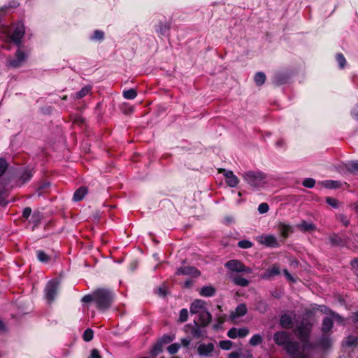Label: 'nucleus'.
Instances as JSON below:
<instances>
[{
    "label": "nucleus",
    "instance_id": "72a5a7b5",
    "mask_svg": "<svg viewBox=\"0 0 358 358\" xmlns=\"http://www.w3.org/2000/svg\"><path fill=\"white\" fill-rule=\"evenodd\" d=\"M94 331L91 329H86L83 335V340L86 342H89L93 339Z\"/></svg>",
    "mask_w": 358,
    "mask_h": 358
},
{
    "label": "nucleus",
    "instance_id": "e433bc0d",
    "mask_svg": "<svg viewBox=\"0 0 358 358\" xmlns=\"http://www.w3.org/2000/svg\"><path fill=\"white\" fill-rule=\"evenodd\" d=\"M188 318V311L187 309L183 308L180 311L178 322L180 323L185 322Z\"/></svg>",
    "mask_w": 358,
    "mask_h": 358
},
{
    "label": "nucleus",
    "instance_id": "a18cd8bd",
    "mask_svg": "<svg viewBox=\"0 0 358 358\" xmlns=\"http://www.w3.org/2000/svg\"><path fill=\"white\" fill-rule=\"evenodd\" d=\"M337 62L339 64L341 68H343L346 64V60L342 54H338L336 55Z\"/></svg>",
    "mask_w": 358,
    "mask_h": 358
},
{
    "label": "nucleus",
    "instance_id": "f257e3e1",
    "mask_svg": "<svg viewBox=\"0 0 358 358\" xmlns=\"http://www.w3.org/2000/svg\"><path fill=\"white\" fill-rule=\"evenodd\" d=\"M245 182L255 189H260L266 185V175L262 171H248L243 174Z\"/></svg>",
    "mask_w": 358,
    "mask_h": 358
},
{
    "label": "nucleus",
    "instance_id": "0e129e2a",
    "mask_svg": "<svg viewBox=\"0 0 358 358\" xmlns=\"http://www.w3.org/2000/svg\"><path fill=\"white\" fill-rule=\"evenodd\" d=\"M0 330H1V331L5 330V325L1 320H0Z\"/></svg>",
    "mask_w": 358,
    "mask_h": 358
},
{
    "label": "nucleus",
    "instance_id": "6e6552de",
    "mask_svg": "<svg viewBox=\"0 0 358 358\" xmlns=\"http://www.w3.org/2000/svg\"><path fill=\"white\" fill-rule=\"evenodd\" d=\"M273 340L278 345L285 346L290 341V337L287 332L280 331L273 335Z\"/></svg>",
    "mask_w": 358,
    "mask_h": 358
},
{
    "label": "nucleus",
    "instance_id": "6ab92c4d",
    "mask_svg": "<svg viewBox=\"0 0 358 358\" xmlns=\"http://www.w3.org/2000/svg\"><path fill=\"white\" fill-rule=\"evenodd\" d=\"M280 325L284 329H290L292 327V319L287 315H282L280 318Z\"/></svg>",
    "mask_w": 358,
    "mask_h": 358
},
{
    "label": "nucleus",
    "instance_id": "4d7b16f0",
    "mask_svg": "<svg viewBox=\"0 0 358 358\" xmlns=\"http://www.w3.org/2000/svg\"><path fill=\"white\" fill-rule=\"evenodd\" d=\"M189 343H190V340H189V339H187V338H183V339L182 340V344L184 346H185V347L188 346V345H189Z\"/></svg>",
    "mask_w": 358,
    "mask_h": 358
},
{
    "label": "nucleus",
    "instance_id": "bb28decb",
    "mask_svg": "<svg viewBox=\"0 0 358 358\" xmlns=\"http://www.w3.org/2000/svg\"><path fill=\"white\" fill-rule=\"evenodd\" d=\"M6 168H7L6 162L3 159H0V176L5 172ZM3 203V191L0 190V205H2Z\"/></svg>",
    "mask_w": 358,
    "mask_h": 358
},
{
    "label": "nucleus",
    "instance_id": "e2e57ef3",
    "mask_svg": "<svg viewBox=\"0 0 358 358\" xmlns=\"http://www.w3.org/2000/svg\"><path fill=\"white\" fill-rule=\"evenodd\" d=\"M160 351H161V349L159 347H155L153 350V353L156 355V354H158Z\"/></svg>",
    "mask_w": 358,
    "mask_h": 358
},
{
    "label": "nucleus",
    "instance_id": "5701e85b",
    "mask_svg": "<svg viewBox=\"0 0 358 358\" xmlns=\"http://www.w3.org/2000/svg\"><path fill=\"white\" fill-rule=\"evenodd\" d=\"M87 193V189L85 187H81L77 189L73 194V200L78 201L82 200Z\"/></svg>",
    "mask_w": 358,
    "mask_h": 358
},
{
    "label": "nucleus",
    "instance_id": "a19ab883",
    "mask_svg": "<svg viewBox=\"0 0 358 358\" xmlns=\"http://www.w3.org/2000/svg\"><path fill=\"white\" fill-rule=\"evenodd\" d=\"M180 345L178 343H173L168 347V351L170 354H176L180 349Z\"/></svg>",
    "mask_w": 358,
    "mask_h": 358
},
{
    "label": "nucleus",
    "instance_id": "3c124183",
    "mask_svg": "<svg viewBox=\"0 0 358 358\" xmlns=\"http://www.w3.org/2000/svg\"><path fill=\"white\" fill-rule=\"evenodd\" d=\"M82 301L86 303L94 301V292L90 295H85L83 296Z\"/></svg>",
    "mask_w": 358,
    "mask_h": 358
},
{
    "label": "nucleus",
    "instance_id": "b1692460",
    "mask_svg": "<svg viewBox=\"0 0 358 358\" xmlns=\"http://www.w3.org/2000/svg\"><path fill=\"white\" fill-rule=\"evenodd\" d=\"M185 328L186 329H191L190 334H192V336L194 338H198L201 336V331L200 330L199 325L198 322H194V327H191L190 325H186Z\"/></svg>",
    "mask_w": 358,
    "mask_h": 358
},
{
    "label": "nucleus",
    "instance_id": "ea45409f",
    "mask_svg": "<svg viewBox=\"0 0 358 358\" xmlns=\"http://www.w3.org/2000/svg\"><path fill=\"white\" fill-rule=\"evenodd\" d=\"M325 185L328 188H338L341 187V182L337 180H327Z\"/></svg>",
    "mask_w": 358,
    "mask_h": 358
},
{
    "label": "nucleus",
    "instance_id": "bf43d9fd",
    "mask_svg": "<svg viewBox=\"0 0 358 358\" xmlns=\"http://www.w3.org/2000/svg\"><path fill=\"white\" fill-rule=\"evenodd\" d=\"M352 320L355 322H358V311L352 314Z\"/></svg>",
    "mask_w": 358,
    "mask_h": 358
},
{
    "label": "nucleus",
    "instance_id": "7c9ffc66",
    "mask_svg": "<svg viewBox=\"0 0 358 358\" xmlns=\"http://www.w3.org/2000/svg\"><path fill=\"white\" fill-rule=\"evenodd\" d=\"M255 82L257 85H262L266 80V75L263 72H258L255 76Z\"/></svg>",
    "mask_w": 358,
    "mask_h": 358
},
{
    "label": "nucleus",
    "instance_id": "603ef678",
    "mask_svg": "<svg viewBox=\"0 0 358 358\" xmlns=\"http://www.w3.org/2000/svg\"><path fill=\"white\" fill-rule=\"evenodd\" d=\"M91 358H101L99 352L96 349H93L91 352Z\"/></svg>",
    "mask_w": 358,
    "mask_h": 358
},
{
    "label": "nucleus",
    "instance_id": "4468645a",
    "mask_svg": "<svg viewBox=\"0 0 358 358\" xmlns=\"http://www.w3.org/2000/svg\"><path fill=\"white\" fill-rule=\"evenodd\" d=\"M199 315V321L200 323V325L202 327H206L208 326L212 320V316L210 313L206 310H205L203 312L201 313Z\"/></svg>",
    "mask_w": 358,
    "mask_h": 358
},
{
    "label": "nucleus",
    "instance_id": "69168bd1",
    "mask_svg": "<svg viewBox=\"0 0 358 358\" xmlns=\"http://www.w3.org/2000/svg\"><path fill=\"white\" fill-rule=\"evenodd\" d=\"M34 217H36V220L38 221L41 218V216H40V214L38 213V214H34Z\"/></svg>",
    "mask_w": 358,
    "mask_h": 358
},
{
    "label": "nucleus",
    "instance_id": "a211bd4d",
    "mask_svg": "<svg viewBox=\"0 0 358 358\" xmlns=\"http://www.w3.org/2000/svg\"><path fill=\"white\" fill-rule=\"evenodd\" d=\"M280 273L279 267L276 265H273L268 269H267L264 273L262 275L263 279H270L273 276L277 275Z\"/></svg>",
    "mask_w": 358,
    "mask_h": 358
},
{
    "label": "nucleus",
    "instance_id": "5fc2aeb1",
    "mask_svg": "<svg viewBox=\"0 0 358 358\" xmlns=\"http://www.w3.org/2000/svg\"><path fill=\"white\" fill-rule=\"evenodd\" d=\"M350 264L354 269L358 271V258L352 260Z\"/></svg>",
    "mask_w": 358,
    "mask_h": 358
},
{
    "label": "nucleus",
    "instance_id": "49530a36",
    "mask_svg": "<svg viewBox=\"0 0 358 358\" xmlns=\"http://www.w3.org/2000/svg\"><path fill=\"white\" fill-rule=\"evenodd\" d=\"M338 220L345 226V227H348L349 224H350V220L349 219L344 215H339L338 217Z\"/></svg>",
    "mask_w": 358,
    "mask_h": 358
},
{
    "label": "nucleus",
    "instance_id": "c756f323",
    "mask_svg": "<svg viewBox=\"0 0 358 358\" xmlns=\"http://www.w3.org/2000/svg\"><path fill=\"white\" fill-rule=\"evenodd\" d=\"M232 281L235 285L241 287H246L249 284V282L247 279L238 276L233 278Z\"/></svg>",
    "mask_w": 358,
    "mask_h": 358
},
{
    "label": "nucleus",
    "instance_id": "79ce46f5",
    "mask_svg": "<svg viewBox=\"0 0 358 358\" xmlns=\"http://www.w3.org/2000/svg\"><path fill=\"white\" fill-rule=\"evenodd\" d=\"M220 347L225 350H229L232 346V342L230 341H222L219 343Z\"/></svg>",
    "mask_w": 358,
    "mask_h": 358
},
{
    "label": "nucleus",
    "instance_id": "20e7f679",
    "mask_svg": "<svg viewBox=\"0 0 358 358\" xmlns=\"http://www.w3.org/2000/svg\"><path fill=\"white\" fill-rule=\"evenodd\" d=\"M25 29L22 24H17L14 31L10 35V40L17 45L20 46L22 38L24 35Z\"/></svg>",
    "mask_w": 358,
    "mask_h": 358
},
{
    "label": "nucleus",
    "instance_id": "37998d69",
    "mask_svg": "<svg viewBox=\"0 0 358 358\" xmlns=\"http://www.w3.org/2000/svg\"><path fill=\"white\" fill-rule=\"evenodd\" d=\"M315 184V181L313 178H306L303 181V185L308 188L314 187Z\"/></svg>",
    "mask_w": 358,
    "mask_h": 358
},
{
    "label": "nucleus",
    "instance_id": "052dcab7",
    "mask_svg": "<svg viewBox=\"0 0 358 358\" xmlns=\"http://www.w3.org/2000/svg\"><path fill=\"white\" fill-rule=\"evenodd\" d=\"M322 345H327H327H330V341H329V339L325 338V339H324V340L322 341Z\"/></svg>",
    "mask_w": 358,
    "mask_h": 358
},
{
    "label": "nucleus",
    "instance_id": "cd10ccee",
    "mask_svg": "<svg viewBox=\"0 0 358 358\" xmlns=\"http://www.w3.org/2000/svg\"><path fill=\"white\" fill-rule=\"evenodd\" d=\"M345 345L349 347H355L358 345V337L350 336L344 341Z\"/></svg>",
    "mask_w": 358,
    "mask_h": 358
},
{
    "label": "nucleus",
    "instance_id": "f3484780",
    "mask_svg": "<svg viewBox=\"0 0 358 358\" xmlns=\"http://www.w3.org/2000/svg\"><path fill=\"white\" fill-rule=\"evenodd\" d=\"M213 350L214 345L213 343L202 344L198 348V352L202 356H208Z\"/></svg>",
    "mask_w": 358,
    "mask_h": 358
},
{
    "label": "nucleus",
    "instance_id": "4be33fe9",
    "mask_svg": "<svg viewBox=\"0 0 358 358\" xmlns=\"http://www.w3.org/2000/svg\"><path fill=\"white\" fill-rule=\"evenodd\" d=\"M310 324H308L305 325L304 324H302L297 328V331H299V336L301 338L303 339L306 338L309 334V331L310 330Z\"/></svg>",
    "mask_w": 358,
    "mask_h": 358
},
{
    "label": "nucleus",
    "instance_id": "4c0bfd02",
    "mask_svg": "<svg viewBox=\"0 0 358 358\" xmlns=\"http://www.w3.org/2000/svg\"><path fill=\"white\" fill-rule=\"evenodd\" d=\"M329 240L331 243L334 246L341 245L343 243L341 238L337 235L331 236Z\"/></svg>",
    "mask_w": 358,
    "mask_h": 358
},
{
    "label": "nucleus",
    "instance_id": "a878e982",
    "mask_svg": "<svg viewBox=\"0 0 358 358\" xmlns=\"http://www.w3.org/2000/svg\"><path fill=\"white\" fill-rule=\"evenodd\" d=\"M215 292V289L211 286L203 287L199 291L200 294L203 296H212Z\"/></svg>",
    "mask_w": 358,
    "mask_h": 358
},
{
    "label": "nucleus",
    "instance_id": "09e8293b",
    "mask_svg": "<svg viewBox=\"0 0 358 358\" xmlns=\"http://www.w3.org/2000/svg\"><path fill=\"white\" fill-rule=\"evenodd\" d=\"M92 38L94 40H102L103 38V32L99 30H96L94 32Z\"/></svg>",
    "mask_w": 358,
    "mask_h": 358
},
{
    "label": "nucleus",
    "instance_id": "9b49d317",
    "mask_svg": "<svg viewBox=\"0 0 358 358\" xmlns=\"http://www.w3.org/2000/svg\"><path fill=\"white\" fill-rule=\"evenodd\" d=\"M206 310V302L201 299L195 300L190 306V313L192 314L199 315Z\"/></svg>",
    "mask_w": 358,
    "mask_h": 358
},
{
    "label": "nucleus",
    "instance_id": "393cba45",
    "mask_svg": "<svg viewBox=\"0 0 358 358\" xmlns=\"http://www.w3.org/2000/svg\"><path fill=\"white\" fill-rule=\"evenodd\" d=\"M36 255L38 261L42 263H47L52 259V256L48 255L43 250H37Z\"/></svg>",
    "mask_w": 358,
    "mask_h": 358
},
{
    "label": "nucleus",
    "instance_id": "1a4fd4ad",
    "mask_svg": "<svg viewBox=\"0 0 358 358\" xmlns=\"http://www.w3.org/2000/svg\"><path fill=\"white\" fill-rule=\"evenodd\" d=\"M58 285L55 282H49L45 288L46 298L50 303L52 302L57 292Z\"/></svg>",
    "mask_w": 358,
    "mask_h": 358
},
{
    "label": "nucleus",
    "instance_id": "864d4df0",
    "mask_svg": "<svg viewBox=\"0 0 358 358\" xmlns=\"http://www.w3.org/2000/svg\"><path fill=\"white\" fill-rule=\"evenodd\" d=\"M31 209L30 208H26L24 210H23V217H25V218H27L30 216L31 215Z\"/></svg>",
    "mask_w": 358,
    "mask_h": 358
},
{
    "label": "nucleus",
    "instance_id": "2f4dec72",
    "mask_svg": "<svg viewBox=\"0 0 358 358\" xmlns=\"http://www.w3.org/2000/svg\"><path fill=\"white\" fill-rule=\"evenodd\" d=\"M32 175L33 173L31 170H25L21 174L20 180H21L22 183L24 184L31 178Z\"/></svg>",
    "mask_w": 358,
    "mask_h": 358
},
{
    "label": "nucleus",
    "instance_id": "7ed1b4c3",
    "mask_svg": "<svg viewBox=\"0 0 358 358\" xmlns=\"http://www.w3.org/2000/svg\"><path fill=\"white\" fill-rule=\"evenodd\" d=\"M225 266L232 272L245 273H251L252 272L250 268L246 267L240 261L236 259L228 261L225 264Z\"/></svg>",
    "mask_w": 358,
    "mask_h": 358
},
{
    "label": "nucleus",
    "instance_id": "c85d7f7f",
    "mask_svg": "<svg viewBox=\"0 0 358 358\" xmlns=\"http://www.w3.org/2000/svg\"><path fill=\"white\" fill-rule=\"evenodd\" d=\"M332 327H333L332 320L329 317L324 318L323 320V322H322V331L328 332L329 331L331 330Z\"/></svg>",
    "mask_w": 358,
    "mask_h": 358
},
{
    "label": "nucleus",
    "instance_id": "680f3d73",
    "mask_svg": "<svg viewBox=\"0 0 358 358\" xmlns=\"http://www.w3.org/2000/svg\"><path fill=\"white\" fill-rule=\"evenodd\" d=\"M353 114L358 117V104L353 109Z\"/></svg>",
    "mask_w": 358,
    "mask_h": 358
},
{
    "label": "nucleus",
    "instance_id": "c9c22d12",
    "mask_svg": "<svg viewBox=\"0 0 358 358\" xmlns=\"http://www.w3.org/2000/svg\"><path fill=\"white\" fill-rule=\"evenodd\" d=\"M91 90L90 87H85L82 88L76 94V99H81L83 96H86Z\"/></svg>",
    "mask_w": 358,
    "mask_h": 358
},
{
    "label": "nucleus",
    "instance_id": "f03ea898",
    "mask_svg": "<svg viewBox=\"0 0 358 358\" xmlns=\"http://www.w3.org/2000/svg\"><path fill=\"white\" fill-rule=\"evenodd\" d=\"M113 299L112 292L105 289H99L94 292V302L98 308L106 310L110 307Z\"/></svg>",
    "mask_w": 358,
    "mask_h": 358
},
{
    "label": "nucleus",
    "instance_id": "774afa93",
    "mask_svg": "<svg viewBox=\"0 0 358 358\" xmlns=\"http://www.w3.org/2000/svg\"><path fill=\"white\" fill-rule=\"evenodd\" d=\"M185 284H186V285H187V286H189V285H190V283H189L188 281H187V282H186V283H185Z\"/></svg>",
    "mask_w": 358,
    "mask_h": 358
},
{
    "label": "nucleus",
    "instance_id": "9d476101",
    "mask_svg": "<svg viewBox=\"0 0 358 358\" xmlns=\"http://www.w3.org/2000/svg\"><path fill=\"white\" fill-rule=\"evenodd\" d=\"M288 353H289L294 358H308L303 354H296L298 350V343L292 342L291 340L284 346Z\"/></svg>",
    "mask_w": 358,
    "mask_h": 358
},
{
    "label": "nucleus",
    "instance_id": "39448f33",
    "mask_svg": "<svg viewBox=\"0 0 358 358\" xmlns=\"http://www.w3.org/2000/svg\"><path fill=\"white\" fill-rule=\"evenodd\" d=\"M257 241L267 247L277 248L279 243L277 238L273 235H262L256 238Z\"/></svg>",
    "mask_w": 358,
    "mask_h": 358
},
{
    "label": "nucleus",
    "instance_id": "338daca9",
    "mask_svg": "<svg viewBox=\"0 0 358 358\" xmlns=\"http://www.w3.org/2000/svg\"><path fill=\"white\" fill-rule=\"evenodd\" d=\"M226 220H227V222H231L232 220V219L229 217H226Z\"/></svg>",
    "mask_w": 358,
    "mask_h": 358
},
{
    "label": "nucleus",
    "instance_id": "f8f14e48",
    "mask_svg": "<svg viewBox=\"0 0 358 358\" xmlns=\"http://www.w3.org/2000/svg\"><path fill=\"white\" fill-rule=\"evenodd\" d=\"M249 334V330L247 328H231L227 332V336L231 338H236V337H245Z\"/></svg>",
    "mask_w": 358,
    "mask_h": 358
},
{
    "label": "nucleus",
    "instance_id": "2eb2a0df",
    "mask_svg": "<svg viewBox=\"0 0 358 358\" xmlns=\"http://www.w3.org/2000/svg\"><path fill=\"white\" fill-rule=\"evenodd\" d=\"M248 309L244 303L239 304L234 312H232L230 315L231 319H235L238 317L245 315L247 313Z\"/></svg>",
    "mask_w": 358,
    "mask_h": 358
},
{
    "label": "nucleus",
    "instance_id": "423d86ee",
    "mask_svg": "<svg viewBox=\"0 0 358 358\" xmlns=\"http://www.w3.org/2000/svg\"><path fill=\"white\" fill-rule=\"evenodd\" d=\"M15 59H9L8 65L13 68L20 67L25 61L27 56L25 53L20 49L17 50L15 54Z\"/></svg>",
    "mask_w": 358,
    "mask_h": 358
},
{
    "label": "nucleus",
    "instance_id": "aec40b11",
    "mask_svg": "<svg viewBox=\"0 0 358 358\" xmlns=\"http://www.w3.org/2000/svg\"><path fill=\"white\" fill-rule=\"evenodd\" d=\"M297 228H299L301 231H313L316 229V227L315 224L312 223L307 222L306 221H302L301 223L297 224Z\"/></svg>",
    "mask_w": 358,
    "mask_h": 358
},
{
    "label": "nucleus",
    "instance_id": "412c9836",
    "mask_svg": "<svg viewBox=\"0 0 358 358\" xmlns=\"http://www.w3.org/2000/svg\"><path fill=\"white\" fill-rule=\"evenodd\" d=\"M278 231H280L282 236H283L284 238H287L288 236V234L293 231L292 227L285 223L279 224Z\"/></svg>",
    "mask_w": 358,
    "mask_h": 358
},
{
    "label": "nucleus",
    "instance_id": "6e6d98bb",
    "mask_svg": "<svg viewBox=\"0 0 358 358\" xmlns=\"http://www.w3.org/2000/svg\"><path fill=\"white\" fill-rule=\"evenodd\" d=\"M229 358H240V355L237 352H231L229 354Z\"/></svg>",
    "mask_w": 358,
    "mask_h": 358
},
{
    "label": "nucleus",
    "instance_id": "f704fd0d",
    "mask_svg": "<svg viewBox=\"0 0 358 358\" xmlns=\"http://www.w3.org/2000/svg\"><path fill=\"white\" fill-rule=\"evenodd\" d=\"M262 342V337L259 334H255L252 336L249 343L252 346H256Z\"/></svg>",
    "mask_w": 358,
    "mask_h": 358
},
{
    "label": "nucleus",
    "instance_id": "58836bf2",
    "mask_svg": "<svg viewBox=\"0 0 358 358\" xmlns=\"http://www.w3.org/2000/svg\"><path fill=\"white\" fill-rule=\"evenodd\" d=\"M322 311H323V309L321 310ZM324 311L327 313V314H329L331 315V317L336 320H338V321H340V322H343V320L341 318V317L338 315L337 313H334L332 312L331 310H329L328 308H327L326 307L324 308Z\"/></svg>",
    "mask_w": 358,
    "mask_h": 358
},
{
    "label": "nucleus",
    "instance_id": "0eeeda50",
    "mask_svg": "<svg viewBox=\"0 0 358 358\" xmlns=\"http://www.w3.org/2000/svg\"><path fill=\"white\" fill-rule=\"evenodd\" d=\"M219 173H223L226 179V182L231 187H235L239 182L238 178L231 171H226L225 169H219Z\"/></svg>",
    "mask_w": 358,
    "mask_h": 358
},
{
    "label": "nucleus",
    "instance_id": "473e14b6",
    "mask_svg": "<svg viewBox=\"0 0 358 358\" xmlns=\"http://www.w3.org/2000/svg\"><path fill=\"white\" fill-rule=\"evenodd\" d=\"M136 96L137 92L134 89H129L123 92V96L127 99H134Z\"/></svg>",
    "mask_w": 358,
    "mask_h": 358
},
{
    "label": "nucleus",
    "instance_id": "c03bdc74",
    "mask_svg": "<svg viewBox=\"0 0 358 358\" xmlns=\"http://www.w3.org/2000/svg\"><path fill=\"white\" fill-rule=\"evenodd\" d=\"M238 245L241 248H250L252 246V243L249 241L243 240L239 241Z\"/></svg>",
    "mask_w": 358,
    "mask_h": 358
},
{
    "label": "nucleus",
    "instance_id": "13d9d810",
    "mask_svg": "<svg viewBox=\"0 0 358 358\" xmlns=\"http://www.w3.org/2000/svg\"><path fill=\"white\" fill-rule=\"evenodd\" d=\"M283 273L285 275V276L287 278L288 280H293L292 277L291 276L290 273L287 271V270L285 269L283 271Z\"/></svg>",
    "mask_w": 358,
    "mask_h": 358
},
{
    "label": "nucleus",
    "instance_id": "dca6fc26",
    "mask_svg": "<svg viewBox=\"0 0 358 358\" xmlns=\"http://www.w3.org/2000/svg\"><path fill=\"white\" fill-rule=\"evenodd\" d=\"M341 171H346L351 173H357L358 172V162H350L342 165Z\"/></svg>",
    "mask_w": 358,
    "mask_h": 358
},
{
    "label": "nucleus",
    "instance_id": "ddd939ff",
    "mask_svg": "<svg viewBox=\"0 0 358 358\" xmlns=\"http://www.w3.org/2000/svg\"><path fill=\"white\" fill-rule=\"evenodd\" d=\"M177 275H191L193 276H198L199 275V271L192 266H185L178 268L176 271Z\"/></svg>",
    "mask_w": 358,
    "mask_h": 358
},
{
    "label": "nucleus",
    "instance_id": "de8ad7c7",
    "mask_svg": "<svg viewBox=\"0 0 358 358\" xmlns=\"http://www.w3.org/2000/svg\"><path fill=\"white\" fill-rule=\"evenodd\" d=\"M268 208V205L266 203H262L258 207V210L260 213H266Z\"/></svg>",
    "mask_w": 358,
    "mask_h": 358
},
{
    "label": "nucleus",
    "instance_id": "8fccbe9b",
    "mask_svg": "<svg viewBox=\"0 0 358 358\" xmlns=\"http://www.w3.org/2000/svg\"><path fill=\"white\" fill-rule=\"evenodd\" d=\"M326 201H327V203L329 205L331 206L332 207H334V208L338 207V201L336 199L327 197Z\"/></svg>",
    "mask_w": 358,
    "mask_h": 358
}]
</instances>
